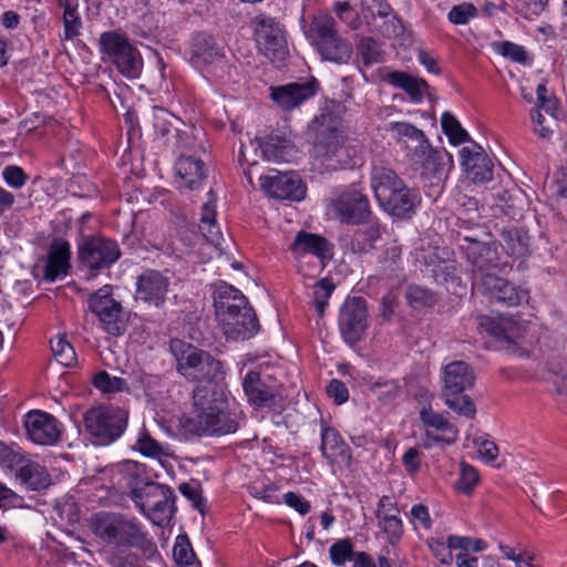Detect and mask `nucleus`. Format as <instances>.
Masks as SVG:
<instances>
[{"label":"nucleus","instance_id":"nucleus-1","mask_svg":"<svg viewBox=\"0 0 567 567\" xmlns=\"http://www.w3.org/2000/svg\"><path fill=\"white\" fill-rule=\"evenodd\" d=\"M87 526L105 546L136 548L148 560L157 554L156 545L135 517L118 512H99L90 517Z\"/></svg>","mask_w":567,"mask_h":567},{"label":"nucleus","instance_id":"nucleus-2","mask_svg":"<svg viewBox=\"0 0 567 567\" xmlns=\"http://www.w3.org/2000/svg\"><path fill=\"white\" fill-rule=\"evenodd\" d=\"M316 134L313 153L320 164L328 171L353 167L358 165V151L346 144L341 118L330 111H322L310 124Z\"/></svg>","mask_w":567,"mask_h":567},{"label":"nucleus","instance_id":"nucleus-3","mask_svg":"<svg viewBox=\"0 0 567 567\" xmlns=\"http://www.w3.org/2000/svg\"><path fill=\"white\" fill-rule=\"evenodd\" d=\"M124 471L136 507L155 525L168 523L175 511L173 489L146 477L144 467L135 462H127Z\"/></svg>","mask_w":567,"mask_h":567},{"label":"nucleus","instance_id":"nucleus-4","mask_svg":"<svg viewBox=\"0 0 567 567\" xmlns=\"http://www.w3.org/2000/svg\"><path fill=\"white\" fill-rule=\"evenodd\" d=\"M169 350L177 361V371L188 380L212 382L224 374L221 361L190 343L173 339Z\"/></svg>","mask_w":567,"mask_h":567},{"label":"nucleus","instance_id":"nucleus-5","mask_svg":"<svg viewBox=\"0 0 567 567\" xmlns=\"http://www.w3.org/2000/svg\"><path fill=\"white\" fill-rule=\"evenodd\" d=\"M321 58L338 64H347L352 56L351 44L338 32L336 20L328 13L315 16L307 31Z\"/></svg>","mask_w":567,"mask_h":567},{"label":"nucleus","instance_id":"nucleus-6","mask_svg":"<svg viewBox=\"0 0 567 567\" xmlns=\"http://www.w3.org/2000/svg\"><path fill=\"white\" fill-rule=\"evenodd\" d=\"M226 406L224 394L213 384L197 385L193 392V409L185 420V429L196 435H207L216 413Z\"/></svg>","mask_w":567,"mask_h":567},{"label":"nucleus","instance_id":"nucleus-7","mask_svg":"<svg viewBox=\"0 0 567 567\" xmlns=\"http://www.w3.org/2000/svg\"><path fill=\"white\" fill-rule=\"evenodd\" d=\"M89 309L96 316L101 329L112 337L126 332L130 315L112 295V287L106 285L89 298Z\"/></svg>","mask_w":567,"mask_h":567},{"label":"nucleus","instance_id":"nucleus-8","mask_svg":"<svg viewBox=\"0 0 567 567\" xmlns=\"http://www.w3.org/2000/svg\"><path fill=\"white\" fill-rule=\"evenodd\" d=\"M83 422L96 444L109 445L126 429L127 413L118 408L97 406L84 413Z\"/></svg>","mask_w":567,"mask_h":567},{"label":"nucleus","instance_id":"nucleus-9","mask_svg":"<svg viewBox=\"0 0 567 567\" xmlns=\"http://www.w3.org/2000/svg\"><path fill=\"white\" fill-rule=\"evenodd\" d=\"M251 27L260 53L272 63H284L289 55V50L280 24L271 17L259 14L251 19Z\"/></svg>","mask_w":567,"mask_h":567},{"label":"nucleus","instance_id":"nucleus-10","mask_svg":"<svg viewBox=\"0 0 567 567\" xmlns=\"http://www.w3.org/2000/svg\"><path fill=\"white\" fill-rule=\"evenodd\" d=\"M120 256L116 241L104 237H85L79 244V259L92 272L110 268Z\"/></svg>","mask_w":567,"mask_h":567},{"label":"nucleus","instance_id":"nucleus-11","mask_svg":"<svg viewBox=\"0 0 567 567\" xmlns=\"http://www.w3.org/2000/svg\"><path fill=\"white\" fill-rule=\"evenodd\" d=\"M192 63L202 72L216 79L224 78L227 65L223 47L218 45L214 37L207 33H198L192 43Z\"/></svg>","mask_w":567,"mask_h":567},{"label":"nucleus","instance_id":"nucleus-12","mask_svg":"<svg viewBox=\"0 0 567 567\" xmlns=\"http://www.w3.org/2000/svg\"><path fill=\"white\" fill-rule=\"evenodd\" d=\"M367 303L361 297L348 298L339 311V330L343 340L355 344L367 329Z\"/></svg>","mask_w":567,"mask_h":567},{"label":"nucleus","instance_id":"nucleus-13","mask_svg":"<svg viewBox=\"0 0 567 567\" xmlns=\"http://www.w3.org/2000/svg\"><path fill=\"white\" fill-rule=\"evenodd\" d=\"M466 259L473 267V282L476 286L484 275H493L491 270L497 268L498 252L495 244L464 237L460 245Z\"/></svg>","mask_w":567,"mask_h":567},{"label":"nucleus","instance_id":"nucleus-14","mask_svg":"<svg viewBox=\"0 0 567 567\" xmlns=\"http://www.w3.org/2000/svg\"><path fill=\"white\" fill-rule=\"evenodd\" d=\"M272 174L260 176V187L267 195L277 199L300 202L306 196V185L293 173L272 171Z\"/></svg>","mask_w":567,"mask_h":567},{"label":"nucleus","instance_id":"nucleus-15","mask_svg":"<svg viewBox=\"0 0 567 567\" xmlns=\"http://www.w3.org/2000/svg\"><path fill=\"white\" fill-rule=\"evenodd\" d=\"M477 289L488 297L506 307L518 306L528 300V291L519 289L508 280L494 275H484L481 282L476 285Z\"/></svg>","mask_w":567,"mask_h":567},{"label":"nucleus","instance_id":"nucleus-16","mask_svg":"<svg viewBox=\"0 0 567 567\" xmlns=\"http://www.w3.org/2000/svg\"><path fill=\"white\" fill-rule=\"evenodd\" d=\"M224 334L231 340H247L259 330L257 316L251 307L216 316Z\"/></svg>","mask_w":567,"mask_h":567},{"label":"nucleus","instance_id":"nucleus-17","mask_svg":"<svg viewBox=\"0 0 567 567\" xmlns=\"http://www.w3.org/2000/svg\"><path fill=\"white\" fill-rule=\"evenodd\" d=\"M28 437L39 445H53L61 439V423L51 414L33 410L25 415Z\"/></svg>","mask_w":567,"mask_h":567},{"label":"nucleus","instance_id":"nucleus-18","mask_svg":"<svg viewBox=\"0 0 567 567\" xmlns=\"http://www.w3.org/2000/svg\"><path fill=\"white\" fill-rule=\"evenodd\" d=\"M320 90L317 79L310 78L300 82H292L271 87V99L284 111H291L313 97Z\"/></svg>","mask_w":567,"mask_h":567},{"label":"nucleus","instance_id":"nucleus-19","mask_svg":"<svg viewBox=\"0 0 567 567\" xmlns=\"http://www.w3.org/2000/svg\"><path fill=\"white\" fill-rule=\"evenodd\" d=\"M248 401L260 408H270L280 395V385L268 374L250 371L243 382Z\"/></svg>","mask_w":567,"mask_h":567},{"label":"nucleus","instance_id":"nucleus-20","mask_svg":"<svg viewBox=\"0 0 567 567\" xmlns=\"http://www.w3.org/2000/svg\"><path fill=\"white\" fill-rule=\"evenodd\" d=\"M337 217L344 224H362L370 216V205L359 190H344L332 202Z\"/></svg>","mask_w":567,"mask_h":567},{"label":"nucleus","instance_id":"nucleus-21","mask_svg":"<svg viewBox=\"0 0 567 567\" xmlns=\"http://www.w3.org/2000/svg\"><path fill=\"white\" fill-rule=\"evenodd\" d=\"M389 131L410 161L423 156L425 151L429 152L431 143L425 133L415 125L409 122H392L389 124Z\"/></svg>","mask_w":567,"mask_h":567},{"label":"nucleus","instance_id":"nucleus-22","mask_svg":"<svg viewBox=\"0 0 567 567\" xmlns=\"http://www.w3.org/2000/svg\"><path fill=\"white\" fill-rule=\"evenodd\" d=\"M461 164L466 176L475 184H484L493 178V162L478 144H472L461 150Z\"/></svg>","mask_w":567,"mask_h":567},{"label":"nucleus","instance_id":"nucleus-23","mask_svg":"<svg viewBox=\"0 0 567 567\" xmlns=\"http://www.w3.org/2000/svg\"><path fill=\"white\" fill-rule=\"evenodd\" d=\"M135 299L161 307L166 298L169 279L157 270H146L138 276Z\"/></svg>","mask_w":567,"mask_h":567},{"label":"nucleus","instance_id":"nucleus-24","mask_svg":"<svg viewBox=\"0 0 567 567\" xmlns=\"http://www.w3.org/2000/svg\"><path fill=\"white\" fill-rule=\"evenodd\" d=\"M298 262H301L307 255L316 256L321 267L333 256V246L322 236L299 231L290 246Z\"/></svg>","mask_w":567,"mask_h":567},{"label":"nucleus","instance_id":"nucleus-25","mask_svg":"<svg viewBox=\"0 0 567 567\" xmlns=\"http://www.w3.org/2000/svg\"><path fill=\"white\" fill-rule=\"evenodd\" d=\"M420 420L426 427H432L443 433L436 435L432 431L426 430L423 443L426 449L440 442L453 444L456 441L457 430L443 413H436L431 408H423L420 412Z\"/></svg>","mask_w":567,"mask_h":567},{"label":"nucleus","instance_id":"nucleus-26","mask_svg":"<svg viewBox=\"0 0 567 567\" xmlns=\"http://www.w3.org/2000/svg\"><path fill=\"white\" fill-rule=\"evenodd\" d=\"M378 526L390 543L399 540L403 535V523L396 502L390 496H382L377 507Z\"/></svg>","mask_w":567,"mask_h":567},{"label":"nucleus","instance_id":"nucleus-27","mask_svg":"<svg viewBox=\"0 0 567 567\" xmlns=\"http://www.w3.org/2000/svg\"><path fill=\"white\" fill-rule=\"evenodd\" d=\"M474 382L475 373L473 369L464 361H453L444 367L442 394H461L471 389Z\"/></svg>","mask_w":567,"mask_h":567},{"label":"nucleus","instance_id":"nucleus-28","mask_svg":"<svg viewBox=\"0 0 567 567\" xmlns=\"http://www.w3.org/2000/svg\"><path fill=\"white\" fill-rule=\"evenodd\" d=\"M384 81L403 90L414 103H421L425 95H432V89L424 79L414 76L408 72L391 71L384 75Z\"/></svg>","mask_w":567,"mask_h":567},{"label":"nucleus","instance_id":"nucleus-29","mask_svg":"<svg viewBox=\"0 0 567 567\" xmlns=\"http://www.w3.org/2000/svg\"><path fill=\"white\" fill-rule=\"evenodd\" d=\"M70 244L61 238L54 239L44 268V279L52 282L59 277L65 276L70 268Z\"/></svg>","mask_w":567,"mask_h":567},{"label":"nucleus","instance_id":"nucleus-30","mask_svg":"<svg viewBox=\"0 0 567 567\" xmlns=\"http://www.w3.org/2000/svg\"><path fill=\"white\" fill-rule=\"evenodd\" d=\"M208 200L202 206L199 230L204 238L219 251H224V237L216 221V196L208 192Z\"/></svg>","mask_w":567,"mask_h":567},{"label":"nucleus","instance_id":"nucleus-31","mask_svg":"<svg viewBox=\"0 0 567 567\" xmlns=\"http://www.w3.org/2000/svg\"><path fill=\"white\" fill-rule=\"evenodd\" d=\"M477 323L481 330L501 341L514 342L522 336L519 324L512 317L480 316Z\"/></svg>","mask_w":567,"mask_h":567},{"label":"nucleus","instance_id":"nucleus-32","mask_svg":"<svg viewBox=\"0 0 567 567\" xmlns=\"http://www.w3.org/2000/svg\"><path fill=\"white\" fill-rule=\"evenodd\" d=\"M380 207L391 216L405 218L409 217L416 205V196L403 183L401 187L395 188L385 199L378 202Z\"/></svg>","mask_w":567,"mask_h":567},{"label":"nucleus","instance_id":"nucleus-33","mask_svg":"<svg viewBox=\"0 0 567 567\" xmlns=\"http://www.w3.org/2000/svg\"><path fill=\"white\" fill-rule=\"evenodd\" d=\"M175 169L181 188L193 190L197 188L206 177L204 162L193 156H179L175 164Z\"/></svg>","mask_w":567,"mask_h":567},{"label":"nucleus","instance_id":"nucleus-34","mask_svg":"<svg viewBox=\"0 0 567 567\" xmlns=\"http://www.w3.org/2000/svg\"><path fill=\"white\" fill-rule=\"evenodd\" d=\"M213 298L216 316L234 312L244 307H250L241 291L225 281L216 284Z\"/></svg>","mask_w":567,"mask_h":567},{"label":"nucleus","instance_id":"nucleus-35","mask_svg":"<svg viewBox=\"0 0 567 567\" xmlns=\"http://www.w3.org/2000/svg\"><path fill=\"white\" fill-rule=\"evenodd\" d=\"M16 478L30 491H41L50 486L51 478L47 468L29 458L17 468Z\"/></svg>","mask_w":567,"mask_h":567},{"label":"nucleus","instance_id":"nucleus-36","mask_svg":"<svg viewBox=\"0 0 567 567\" xmlns=\"http://www.w3.org/2000/svg\"><path fill=\"white\" fill-rule=\"evenodd\" d=\"M404 182L399 175L382 164H374L371 171V187L377 200L385 199L395 188L401 187Z\"/></svg>","mask_w":567,"mask_h":567},{"label":"nucleus","instance_id":"nucleus-37","mask_svg":"<svg viewBox=\"0 0 567 567\" xmlns=\"http://www.w3.org/2000/svg\"><path fill=\"white\" fill-rule=\"evenodd\" d=\"M320 450L322 455L331 463H349L351 460L349 446L344 443L340 434L331 427L322 430Z\"/></svg>","mask_w":567,"mask_h":567},{"label":"nucleus","instance_id":"nucleus-38","mask_svg":"<svg viewBox=\"0 0 567 567\" xmlns=\"http://www.w3.org/2000/svg\"><path fill=\"white\" fill-rule=\"evenodd\" d=\"M371 31L378 32L386 38H396L402 35L404 25L399 17L389 6H381L372 20L369 21Z\"/></svg>","mask_w":567,"mask_h":567},{"label":"nucleus","instance_id":"nucleus-39","mask_svg":"<svg viewBox=\"0 0 567 567\" xmlns=\"http://www.w3.org/2000/svg\"><path fill=\"white\" fill-rule=\"evenodd\" d=\"M146 123L152 127L154 136L165 143L166 138L172 137L174 127H177L176 124H179V120L167 110L154 106L146 116Z\"/></svg>","mask_w":567,"mask_h":567},{"label":"nucleus","instance_id":"nucleus-40","mask_svg":"<svg viewBox=\"0 0 567 567\" xmlns=\"http://www.w3.org/2000/svg\"><path fill=\"white\" fill-rule=\"evenodd\" d=\"M265 159L272 162H288L295 154V146L282 135H270L259 144Z\"/></svg>","mask_w":567,"mask_h":567},{"label":"nucleus","instance_id":"nucleus-41","mask_svg":"<svg viewBox=\"0 0 567 567\" xmlns=\"http://www.w3.org/2000/svg\"><path fill=\"white\" fill-rule=\"evenodd\" d=\"M442 159V153L431 145L429 152L425 151L423 156L414 157L411 162L417 166L423 177L427 179L437 178L440 181L445 174Z\"/></svg>","mask_w":567,"mask_h":567},{"label":"nucleus","instance_id":"nucleus-42","mask_svg":"<svg viewBox=\"0 0 567 567\" xmlns=\"http://www.w3.org/2000/svg\"><path fill=\"white\" fill-rule=\"evenodd\" d=\"M501 245L507 255L523 257L528 250V237L515 227L501 231Z\"/></svg>","mask_w":567,"mask_h":567},{"label":"nucleus","instance_id":"nucleus-43","mask_svg":"<svg viewBox=\"0 0 567 567\" xmlns=\"http://www.w3.org/2000/svg\"><path fill=\"white\" fill-rule=\"evenodd\" d=\"M101 51L112 63L131 45L130 40L117 32L107 31L100 35Z\"/></svg>","mask_w":567,"mask_h":567},{"label":"nucleus","instance_id":"nucleus-44","mask_svg":"<svg viewBox=\"0 0 567 567\" xmlns=\"http://www.w3.org/2000/svg\"><path fill=\"white\" fill-rule=\"evenodd\" d=\"M101 51L112 63L131 45L130 40L117 32L107 31L100 35Z\"/></svg>","mask_w":567,"mask_h":567},{"label":"nucleus","instance_id":"nucleus-45","mask_svg":"<svg viewBox=\"0 0 567 567\" xmlns=\"http://www.w3.org/2000/svg\"><path fill=\"white\" fill-rule=\"evenodd\" d=\"M113 64L116 66L118 72L128 79H136L140 76L143 69V60L132 44L118 56Z\"/></svg>","mask_w":567,"mask_h":567},{"label":"nucleus","instance_id":"nucleus-46","mask_svg":"<svg viewBox=\"0 0 567 567\" xmlns=\"http://www.w3.org/2000/svg\"><path fill=\"white\" fill-rule=\"evenodd\" d=\"M241 416L239 413L230 412L220 409V413H216L212 429H209L207 435H227L235 433L240 424Z\"/></svg>","mask_w":567,"mask_h":567},{"label":"nucleus","instance_id":"nucleus-47","mask_svg":"<svg viewBox=\"0 0 567 567\" xmlns=\"http://www.w3.org/2000/svg\"><path fill=\"white\" fill-rule=\"evenodd\" d=\"M444 403L449 409L461 416L473 420L476 415V406L473 400L466 394H442Z\"/></svg>","mask_w":567,"mask_h":567},{"label":"nucleus","instance_id":"nucleus-48","mask_svg":"<svg viewBox=\"0 0 567 567\" xmlns=\"http://www.w3.org/2000/svg\"><path fill=\"white\" fill-rule=\"evenodd\" d=\"M61 6L64 8L63 12V24L64 32L63 38L71 40L80 34L82 22L72 0H60Z\"/></svg>","mask_w":567,"mask_h":567},{"label":"nucleus","instance_id":"nucleus-49","mask_svg":"<svg viewBox=\"0 0 567 567\" xmlns=\"http://www.w3.org/2000/svg\"><path fill=\"white\" fill-rule=\"evenodd\" d=\"M405 298L408 303L414 309L432 307L436 303L435 293L419 285L408 286L405 289Z\"/></svg>","mask_w":567,"mask_h":567},{"label":"nucleus","instance_id":"nucleus-50","mask_svg":"<svg viewBox=\"0 0 567 567\" xmlns=\"http://www.w3.org/2000/svg\"><path fill=\"white\" fill-rule=\"evenodd\" d=\"M51 351L55 360L63 367L70 368L76 362V354L72 344L64 337L51 340Z\"/></svg>","mask_w":567,"mask_h":567},{"label":"nucleus","instance_id":"nucleus-51","mask_svg":"<svg viewBox=\"0 0 567 567\" xmlns=\"http://www.w3.org/2000/svg\"><path fill=\"white\" fill-rule=\"evenodd\" d=\"M441 125L444 134L454 145H460L468 141L467 132L461 126L460 122L450 112H444L441 117Z\"/></svg>","mask_w":567,"mask_h":567},{"label":"nucleus","instance_id":"nucleus-52","mask_svg":"<svg viewBox=\"0 0 567 567\" xmlns=\"http://www.w3.org/2000/svg\"><path fill=\"white\" fill-rule=\"evenodd\" d=\"M135 447L143 455L148 457L161 458L171 455L169 446L167 444L157 442L147 433H143L138 437Z\"/></svg>","mask_w":567,"mask_h":567},{"label":"nucleus","instance_id":"nucleus-53","mask_svg":"<svg viewBox=\"0 0 567 567\" xmlns=\"http://www.w3.org/2000/svg\"><path fill=\"white\" fill-rule=\"evenodd\" d=\"M25 458L27 456L19 447L10 446L0 441V465L2 467L16 473Z\"/></svg>","mask_w":567,"mask_h":567},{"label":"nucleus","instance_id":"nucleus-54","mask_svg":"<svg viewBox=\"0 0 567 567\" xmlns=\"http://www.w3.org/2000/svg\"><path fill=\"white\" fill-rule=\"evenodd\" d=\"M358 50L365 66L380 63L383 60V52L379 43L372 38H362L358 44Z\"/></svg>","mask_w":567,"mask_h":567},{"label":"nucleus","instance_id":"nucleus-55","mask_svg":"<svg viewBox=\"0 0 567 567\" xmlns=\"http://www.w3.org/2000/svg\"><path fill=\"white\" fill-rule=\"evenodd\" d=\"M93 384L103 393H117L126 389V381L118 377H112L106 371H101L93 378Z\"/></svg>","mask_w":567,"mask_h":567},{"label":"nucleus","instance_id":"nucleus-56","mask_svg":"<svg viewBox=\"0 0 567 567\" xmlns=\"http://www.w3.org/2000/svg\"><path fill=\"white\" fill-rule=\"evenodd\" d=\"M353 554V546L349 539H340L329 548L331 561L337 566H344L347 561H351Z\"/></svg>","mask_w":567,"mask_h":567},{"label":"nucleus","instance_id":"nucleus-57","mask_svg":"<svg viewBox=\"0 0 567 567\" xmlns=\"http://www.w3.org/2000/svg\"><path fill=\"white\" fill-rule=\"evenodd\" d=\"M333 290L334 285L327 279L320 280L315 285L313 302L319 317L323 316L326 306Z\"/></svg>","mask_w":567,"mask_h":567},{"label":"nucleus","instance_id":"nucleus-58","mask_svg":"<svg viewBox=\"0 0 567 567\" xmlns=\"http://www.w3.org/2000/svg\"><path fill=\"white\" fill-rule=\"evenodd\" d=\"M371 391L378 395L383 404H390L398 398L400 385L393 380L377 381L371 385Z\"/></svg>","mask_w":567,"mask_h":567},{"label":"nucleus","instance_id":"nucleus-59","mask_svg":"<svg viewBox=\"0 0 567 567\" xmlns=\"http://www.w3.org/2000/svg\"><path fill=\"white\" fill-rule=\"evenodd\" d=\"M496 50L503 56L520 64H526L528 62V55L524 47L509 42L503 41L496 43Z\"/></svg>","mask_w":567,"mask_h":567},{"label":"nucleus","instance_id":"nucleus-60","mask_svg":"<svg viewBox=\"0 0 567 567\" xmlns=\"http://www.w3.org/2000/svg\"><path fill=\"white\" fill-rule=\"evenodd\" d=\"M480 476L477 471L470 464L462 463L460 478L456 483L458 491L470 494L478 483Z\"/></svg>","mask_w":567,"mask_h":567},{"label":"nucleus","instance_id":"nucleus-61","mask_svg":"<svg viewBox=\"0 0 567 567\" xmlns=\"http://www.w3.org/2000/svg\"><path fill=\"white\" fill-rule=\"evenodd\" d=\"M145 557L136 553H116L109 557L112 567H145Z\"/></svg>","mask_w":567,"mask_h":567},{"label":"nucleus","instance_id":"nucleus-62","mask_svg":"<svg viewBox=\"0 0 567 567\" xmlns=\"http://www.w3.org/2000/svg\"><path fill=\"white\" fill-rule=\"evenodd\" d=\"M173 556L179 565H190L195 558V553L186 536H178L173 548Z\"/></svg>","mask_w":567,"mask_h":567},{"label":"nucleus","instance_id":"nucleus-63","mask_svg":"<svg viewBox=\"0 0 567 567\" xmlns=\"http://www.w3.org/2000/svg\"><path fill=\"white\" fill-rule=\"evenodd\" d=\"M476 16L477 9L472 3L464 2L451 9L449 20L454 24H465Z\"/></svg>","mask_w":567,"mask_h":567},{"label":"nucleus","instance_id":"nucleus-64","mask_svg":"<svg viewBox=\"0 0 567 567\" xmlns=\"http://www.w3.org/2000/svg\"><path fill=\"white\" fill-rule=\"evenodd\" d=\"M456 270L455 260H445L435 265L432 272L436 282L444 284L456 279Z\"/></svg>","mask_w":567,"mask_h":567}]
</instances>
